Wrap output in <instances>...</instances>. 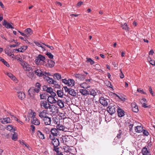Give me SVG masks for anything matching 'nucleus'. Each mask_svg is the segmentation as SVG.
Masks as SVG:
<instances>
[{"instance_id": "f257e3e1", "label": "nucleus", "mask_w": 155, "mask_h": 155, "mask_svg": "<svg viewBox=\"0 0 155 155\" xmlns=\"http://www.w3.org/2000/svg\"><path fill=\"white\" fill-rule=\"evenodd\" d=\"M41 85L39 83H36L35 86V87H31L28 90V95L31 97L34 95L35 93H38L40 91Z\"/></svg>"}, {"instance_id": "f03ea898", "label": "nucleus", "mask_w": 155, "mask_h": 155, "mask_svg": "<svg viewBox=\"0 0 155 155\" xmlns=\"http://www.w3.org/2000/svg\"><path fill=\"white\" fill-rule=\"evenodd\" d=\"M20 64L22 66L24 70L26 71H32V68L28 63L25 61H21Z\"/></svg>"}, {"instance_id": "7ed1b4c3", "label": "nucleus", "mask_w": 155, "mask_h": 155, "mask_svg": "<svg viewBox=\"0 0 155 155\" xmlns=\"http://www.w3.org/2000/svg\"><path fill=\"white\" fill-rule=\"evenodd\" d=\"M45 59V57L39 54L36 57L35 62L37 65H39L42 62H44Z\"/></svg>"}, {"instance_id": "20e7f679", "label": "nucleus", "mask_w": 155, "mask_h": 155, "mask_svg": "<svg viewBox=\"0 0 155 155\" xmlns=\"http://www.w3.org/2000/svg\"><path fill=\"white\" fill-rule=\"evenodd\" d=\"M49 138L51 140V142L54 146L58 147L60 143L58 139L52 137L51 135L49 136Z\"/></svg>"}, {"instance_id": "39448f33", "label": "nucleus", "mask_w": 155, "mask_h": 155, "mask_svg": "<svg viewBox=\"0 0 155 155\" xmlns=\"http://www.w3.org/2000/svg\"><path fill=\"white\" fill-rule=\"evenodd\" d=\"M149 149L148 146H145L143 147L141 150L143 155H151V152Z\"/></svg>"}, {"instance_id": "423d86ee", "label": "nucleus", "mask_w": 155, "mask_h": 155, "mask_svg": "<svg viewBox=\"0 0 155 155\" xmlns=\"http://www.w3.org/2000/svg\"><path fill=\"white\" fill-rule=\"evenodd\" d=\"M50 104L45 101H43L41 102L40 106L42 108L48 110L50 107Z\"/></svg>"}, {"instance_id": "0eeeda50", "label": "nucleus", "mask_w": 155, "mask_h": 155, "mask_svg": "<svg viewBox=\"0 0 155 155\" xmlns=\"http://www.w3.org/2000/svg\"><path fill=\"white\" fill-rule=\"evenodd\" d=\"M49 109H50V111L53 114H56L58 112V107L54 105H51Z\"/></svg>"}, {"instance_id": "6e6552de", "label": "nucleus", "mask_w": 155, "mask_h": 155, "mask_svg": "<svg viewBox=\"0 0 155 155\" xmlns=\"http://www.w3.org/2000/svg\"><path fill=\"white\" fill-rule=\"evenodd\" d=\"M108 100L103 97L100 98L99 101L101 104L104 106H107L108 104Z\"/></svg>"}, {"instance_id": "1a4fd4ad", "label": "nucleus", "mask_w": 155, "mask_h": 155, "mask_svg": "<svg viewBox=\"0 0 155 155\" xmlns=\"http://www.w3.org/2000/svg\"><path fill=\"white\" fill-rule=\"evenodd\" d=\"M43 120L45 124L46 125H51V120L50 117L47 116L43 119Z\"/></svg>"}, {"instance_id": "9d476101", "label": "nucleus", "mask_w": 155, "mask_h": 155, "mask_svg": "<svg viewBox=\"0 0 155 155\" xmlns=\"http://www.w3.org/2000/svg\"><path fill=\"white\" fill-rule=\"evenodd\" d=\"M107 111L110 115H112L116 112L115 107L113 106H109L107 108Z\"/></svg>"}, {"instance_id": "9b49d317", "label": "nucleus", "mask_w": 155, "mask_h": 155, "mask_svg": "<svg viewBox=\"0 0 155 155\" xmlns=\"http://www.w3.org/2000/svg\"><path fill=\"white\" fill-rule=\"evenodd\" d=\"M45 78L44 79L46 80L47 82L50 84H56L57 82L55 80H54L53 78H50L49 77H46L45 76Z\"/></svg>"}, {"instance_id": "f8f14e48", "label": "nucleus", "mask_w": 155, "mask_h": 155, "mask_svg": "<svg viewBox=\"0 0 155 155\" xmlns=\"http://www.w3.org/2000/svg\"><path fill=\"white\" fill-rule=\"evenodd\" d=\"M51 134L53 137L57 136L59 134V132L57 128H52L50 130Z\"/></svg>"}, {"instance_id": "ddd939ff", "label": "nucleus", "mask_w": 155, "mask_h": 155, "mask_svg": "<svg viewBox=\"0 0 155 155\" xmlns=\"http://www.w3.org/2000/svg\"><path fill=\"white\" fill-rule=\"evenodd\" d=\"M56 128L58 130H59L60 131L64 132L67 131L66 130L67 129V128L62 124H58L56 126Z\"/></svg>"}, {"instance_id": "4468645a", "label": "nucleus", "mask_w": 155, "mask_h": 155, "mask_svg": "<svg viewBox=\"0 0 155 155\" xmlns=\"http://www.w3.org/2000/svg\"><path fill=\"white\" fill-rule=\"evenodd\" d=\"M47 111L46 110H44L42 111L39 112V116L41 118H44L47 117Z\"/></svg>"}, {"instance_id": "2eb2a0df", "label": "nucleus", "mask_w": 155, "mask_h": 155, "mask_svg": "<svg viewBox=\"0 0 155 155\" xmlns=\"http://www.w3.org/2000/svg\"><path fill=\"white\" fill-rule=\"evenodd\" d=\"M35 74L38 77H42V71L39 69H37L36 70L34 71V72Z\"/></svg>"}, {"instance_id": "dca6fc26", "label": "nucleus", "mask_w": 155, "mask_h": 155, "mask_svg": "<svg viewBox=\"0 0 155 155\" xmlns=\"http://www.w3.org/2000/svg\"><path fill=\"white\" fill-rule=\"evenodd\" d=\"M27 37H28L33 33L32 30L30 28H27L24 31Z\"/></svg>"}, {"instance_id": "f3484780", "label": "nucleus", "mask_w": 155, "mask_h": 155, "mask_svg": "<svg viewBox=\"0 0 155 155\" xmlns=\"http://www.w3.org/2000/svg\"><path fill=\"white\" fill-rule=\"evenodd\" d=\"M48 101L49 103L51 104H55L57 102V101L54 98L51 96H49L48 97Z\"/></svg>"}, {"instance_id": "a211bd4d", "label": "nucleus", "mask_w": 155, "mask_h": 155, "mask_svg": "<svg viewBox=\"0 0 155 155\" xmlns=\"http://www.w3.org/2000/svg\"><path fill=\"white\" fill-rule=\"evenodd\" d=\"M17 95L18 98L21 100H23L25 97V94L21 91L18 92Z\"/></svg>"}, {"instance_id": "6ab92c4d", "label": "nucleus", "mask_w": 155, "mask_h": 155, "mask_svg": "<svg viewBox=\"0 0 155 155\" xmlns=\"http://www.w3.org/2000/svg\"><path fill=\"white\" fill-rule=\"evenodd\" d=\"M55 64V62L51 59L49 60L47 63L46 64V66L48 67H53Z\"/></svg>"}, {"instance_id": "aec40b11", "label": "nucleus", "mask_w": 155, "mask_h": 155, "mask_svg": "<svg viewBox=\"0 0 155 155\" xmlns=\"http://www.w3.org/2000/svg\"><path fill=\"white\" fill-rule=\"evenodd\" d=\"M2 25H3L5 26L7 28H14L12 25L10 23L7 22L5 20H4Z\"/></svg>"}, {"instance_id": "412c9836", "label": "nucleus", "mask_w": 155, "mask_h": 155, "mask_svg": "<svg viewBox=\"0 0 155 155\" xmlns=\"http://www.w3.org/2000/svg\"><path fill=\"white\" fill-rule=\"evenodd\" d=\"M74 76L75 77L78 79L81 80H83L85 78L86 76L82 74H75Z\"/></svg>"}, {"instance_id": "4be33fe9", "label": "nucleus", "mask_w": 155, "mask_h": 155, "mask_svg": "<svg viewBox=\"0 0 155 155\" xmlns=\"http://www.w3.org/2000/svg\"><path fill=\"white\" fill-rule=\"evenodd\" d=\"M31 123L32 124L36 125H39L40 124L39 120L36 117H34L32 118L31 120Z\"/></svg>"}, {"instance_id": "5701e85b", "label": "nucleus", "mask_w": 155, "mask_h": 155, "mask_svg": "<svg viewBox=\"0 0 155 155\" xmlns=\"http://www.w3.org/2000/svg\"><path fill=\"white\" fill-rule=\"evenodd\" d=\"M131 107L132 108V110L134 112H137L138 111V107L135 103L132 104Z\"/></svg>"}, {"instance_id": "b1692460", "label": "nucleus", "mask_w": 155, "mask_h": 155, "mask_svg": "<svg viewBox=\"0 0 155 155\" xmlns=\"http://www.w3.org/2000/svg\"><path fill=\"white\" fill-rule=\"evenodd\" d=\"M11 120L9 117H6L3 118L1 122L3 124H5L11 123Z\"/></svg>"}, {"instance_id": "393cba45", "label": "nucleus", "mask_w": 155, "mask_h": 155, "mask_svg": "<svg viewBox=\"0 0 155 155\" xmlns=\"http://www.w3.org/2000/svg\"><path fill=\"white\" fill-rule=\"evenodd\" d=\"M143 130V127L142 126H137L135 127V131L136 132L140 133Z\"/></svg>"}, {"instance_id": "a878e982", "label": "nucleus", "mask_w": 155, "mask_h": 155, "mask_svg": "<svg viewBox=\"0 0 155 155\" xmlns=\"http://www.w3.org/2000/svg\"><path fill=\"white\" fill-rule=\"evenodd\" d=\"M99 102L97 101H96L94 103L93 109L94 111H97L99 109Z\"/></svg>"}, {"instance_id": "bb28decb", "label": "nucleus", "mask_w": 155, "mask_h": 155, "mask_svg": "<svg viewBox=\"0 0 155 155\" xmlns=\"http://www.w3.org/2000/svg\"><path fill=\"white\" fill-rule=\"evenodd\" d=\"M118 116L120 117L123 116L124 115V110L120 108H118L117 110Z\"/></svg>"}, {"instance_id": "cd10ccee", "label": "nucleus", "mask_w": 155, "mask_h": 155, "mask_svg": "<svg viewBox=\"0 0 155 155\" xmlns=\"http://www.w3.org/2000/svg\"><path fill=\"white\" fill-rule=\"evenodd\" d=\"M60 140L61 143L66 144V143L68 142V139L65 136H62L60 138Z\"/></svg>"}, {"instance_id": "c85d7f7f", "label": "nucleus", "mask_w": 155, "mask_h": 155, "mask_svg": "<svg viewBox=\"0 0 155 155\" xmlns=\"http://www.w3.org/2000/svg\"><path fill=\"white\" fill-rule=\"evenodd\" d=\"M56 103L60 108H62L64 107V102L63 101L61 100H58L57 101Z\"/></svg>"}, {"instance_id": "c756f323", "label": "nucleus", "mask_w": 155, "mask_h": 155, "mask_svg": "<svg viewBox=\"0 0 155 155\" xmlns=\"http://www.w3.org/2000/svg\"><path fill=\"white\" fill-rule=\"evenodd\" d=\"M27 46H24L18 49H14V50L17 51L18 52H23L25 51L27 48Z\"/></svg>"}, {"instance_id": "7c9ffc66", "label": "nucleus", "mask_w": 155, "mask_h": 155, "mask_svg": "<svg viewBox=\"0 0 155 155\" xmlns=\"http://www.w3.org/2000/svg\"><path fill=\"white\" fill-rule=\"evenodd\" d=\"M80 92L83 95H86L89 94L88 91L86 89H80Z\"/></svg>"}, {"instance_id": "2f4dec72", "label": "nucleus", "mask_w": 155, "mask_h": 155, "mask_svg": "<svg viewBox=\"0 0 155 155\" xmlns=\"http://www.w3.org/2000/svg\"><path fill=\"white\" fill-rule=\"evenodd\" d=\"M68 93L70 95L73 96H76L77 95V92L74 90L72 89H70Z\"/></svg>"}, {"instance_id": "473e14b6", "label": "nucleus", "mask_w": 155, "mask_h": 155, "mask_svg": "<svg viewBox=\"0 0 155 155\" xmlns=\"http://www.w3.org/2000/svg\"><path fill=\"white\" fill-rule=\"evenodd\" d=\"M53 78L54 79H57L59 81L61 79V76L60 74L58 73L54 74L53 75Z\"/></svg>"}, {"instance_id": "72a5a7b5", "label": "nucleus", "mask_w": 155, "mask_h": 155, "mask_svg": "<svg viewBox=\"0 0 155 155\" xmlns=\"http://www.w3.org/2000/svg\"><path fill=\"white\" fill-rule=\"evenodd\" d=\"M80 86L81 87L84 89H87L90 87V86L86 82H84L80 84Z\"/></svg>"}, {"instance_id": "f704fd0d", "label": "nucleus", "mask_w": 155, "mask_h": 155, "mask_svg": "<svg viewBox=\"0 0 155 155\" xmlns=\"http://www.w3.org/2000/svg\"><path fill=\"white\" fill-rule=\"evenodd\" d=\"M5 54H7L8 55L10 56H12V55H13V56H14V54H12L13 52V51H10L8 49H5ZM14 51V50L13 51V52Z\"/></svg>"}, {"instance_id": "c9c22d12", "label": "nucleus", "mask_w": 155, "mask_h": 155, "mask_svg": "<svg viewBox=\"0 0 155 155\" xmlns=\"http://www.w3.org/2000/svg\"><path fill=\"white\" fill-rule=\"evenodd\" d=\"M88 92H89L88 94L92 95L93 96H94L96 95V92L94 90L92 89H90Z\"/></svg>"}, {"instance_id": "e433bc0d", "label": "nucleus", "mask_w": 155, "mask_h": 155, "mask_svg": "<svg viewBox=\"0 0 155 155\" xmlns=\"http://www.w3.org/2000/svg\"><path fill=\"white\" fill-rule=\"evenodd\" d=\"M37 134L38 137L42 139H43L45 138V137L44 134L41 132L40 130H38L37 132Z\"/></svg>"}, {"instance_id": "4c0bfd02", "label": "nucleus", "mask_w": 155, "mask_h": 155, "mask_svg": "<svg viewBox=\"0 0 155 155\" xmlns=\"http://www.w3.org/2000/svg\"><path fill=\"white\" fill-rule=\"evenodd\" d=\"M5 128L8 130L12 131V132L14 131L15 130L13 128V127L11 125H8L5 127Z\"/></svg>"}, {"instance_id": "58836bf2", "label": "nucleus", "mask_w": 155, "mask_h": 155, "mask_svg": "<svg viewBox=\"0 0 155 155\" xmlns=\"http://www.w3.org/2000/svg\"><path fill=\"white\" fill-rule=\"evenodd\" d=\"M57 93L58 97H63V96L64 95V93L63 91L61 90H58L57 91Z\"/></svg>"}, {"instance_id": "ea45409f", "label": "nucleus", "mask_w": 155, "mask_h": 155, "mask_svg": "<svg viewBox=\"0 0 155 155\" xmlns=\"http://www.w3.org/2000/svg\"><path fill=\"white\" fill-rule=\"evenodd\" d=\"M122 134V131L121 130H119L118 133L117 134L116 137L114 139L115 140H117V139H119L121 138Z\"/></svg>"}, {"instance_id": "a19ab883", "label": "nucleus", "mask_w": 155, "mask_h": 155, "mask_svg": "<svg viewBox=\"0 0 155 155\" xmlns=\"http://www.w3.org/2000/svg\"><path fill=\"white\" fill-rule=\"evenodd\" d=\"M43 77L44 79L45 78V76L46 77H48V76H51V74L49 72H47L44 71H42Z\"/></svg>"}, {"instance_id": "79ce46f5", "label": "nucleus", "mask_w": 155, "mask_h": 155, "mask_svg": "<svg viewBox=\"0 0 155 155\" xmlns=\"http://www.w3.org/2000/svg\"><path fill=\"white\" fill-rule=\"evenodd\" d=\"M68 85L69 86H73L74 85V81L73 79H68Z\"/></svg>"}, {"instance_id": "37998d69", "label": "nucleus", "mask_w": 155, "mask_h": 155, "mask_svg": "<svg viewBox=\"0 0 155 155\" xmlns=\"http://www.w3.org/2000/svg\"><path fill=\"white\" fill-rule=\"evenodd\" d=\"M147 60L149 62L150 64L153 66H154L155 65V61L153 60H152L151 58L149 57L147 58Z\"/></svg>"}, {"instance_id": "c03bdc74", "label": "nucleus", "mask_w": 155, "mask_h": 155, "mask_svg": "<svg viewBox=\"0 0 155 155\" xmlns=\"http://www.w3.org/2000/svg\"><path fill=\"white\" fill-rule=\"evenodd\" d=\"M121 27L123 29L125 30L126 31L129 30V28L127 26V25L126 23H124V25H122Z\"/></svg>"}, {"instance_id": "a18cd8bd", "label": "nucleus", "mask_w": 155, "mask_h": 155, "mask_svg": "<svg viewBox=\"0 0 155 155\" xmlns=\"http://www.w3.org/2000/svg\"><path fill=\"white\" fill-rule=\"evenodd\" d=\"M44 87L45 88H43L44 89V90H45H45L48 93H51L52 92V91H53V89L51 87H47L45 86Z\"/></svg>"}, {"instance_id": "49530a36", "label": "nucleus", "mask_w": 155, "mask_h": 155, "mask_svg": "<svg viewBox=\"0 0 155 155\" xmlns=\"http://www.w3.org/2000/svg\"><path fill=\"white\" fill-rule=\"evenodd\" d=\"M86 62L90 63V64L92 65L94 63V61L91 58H86Z\"/></svg>"}, {"instance_id": "de8ad7c7", "label": "nucleus", "mask_w": 155, "mask_h": 155, "mask_svg": "<svg viewBox=\"0 0 155 155\" xmlns=\"http://www.w3.org/2000/svg\"><path fill=\"white\" fill-rule=\"evenodd\" d=\"M18 135L16 133H14V134H13L12 137V139L14 140H16L18 139Z\"/></svg>"}, {"instance_id": "09e8293b", "label": "nucleus", "mask_w": 155, "mask_h": 155, "mask_svg": "<svg viewBox=\"0 0 155 155\" xmlns=\"http://www.w3.org/2000/svg\"><path fill=\"white\" fill-rule=\"evenodd\" d=\"M10 78L16 83H18V81L17 80L16 78L13 75L12 76H11L10 77Z\"/></svg>"}, {"instance_id": "8fccbe9b", "label": "nucleus", "mask_w": 155, "mask_h": 155, "mask_svg": "<svg viewBox=\"0 0 155 155\" xmlns=\"http://www.w3.org/2000/svg\"><path fill=\"white\" fill-rule=\"evenodd\" d=\"M1 60L7 67H9V65L3 59H1Z\"/></svg>"}, {"instance_id": "3c124183", "label": "nucleus", "mask_w": 155, "mask_h": 155, "mask_svg": "<svg viewBox=\"0 0 155 155\" xmlns=\"http://www.w3.org/2000/svg\"><path fill=\"white\" fill-rule=\"evenodd\" d=\"M46 55H47L48 57L50 59H52L53 58V55L50 52H47L46 54Z\"/></svg>"}, {"instance_id": "603ef678", "label": "nucleus", "mask_w": 155, "mask_h": 155, "mask_svg": "<svg viewBox=\"0 0 155 155\" xmlns=\"http://www.w3.org/2000/svg\"><path fill=\"white\" fill-rule=\"evenodd\" d=\"M31 115V117L33 118L34 117H36L35 116L36 115V113L32 111H31V112H30Z\"/></svg>"}, {"instance_id": "864d4df0", "label": "nucleus", "mask_w": 155, "mask_h": 155, "mask_svg": "<svg viewBox=\"0 0 155 155\" xmlns=\"http://www.w3.org/2000/svg\"><path fill=\"white\" fill-rule=\"evenodd\" d=\"M40 98L41 99H46V95L45 94H41L40 95Z\"/></svg>"}, {"instance_id": "5fc2aeb1", "label": "nucleus", "mask_w": 155, "mask_h": 155, "mask_svg": "<svg viewBox=\"0 0 155 155\" xmlns=\"http://www.w3.org/2000/svg\"><path fill=\"white\" fill-rule=\"evenodd\" d=\"M52 120H53L54 124H57V123L58 122V119H57L56 118V117H53L52 118Z\"/></svg>"}, {"instance_id": "6e6d98bb", "label": "nucleus", "mask_w": 155, "mask_h": 155, "mask_svg": "<svg viewBox=\"0 0 155 155\" xmlns=\"http://www.w3.org/2000/svg\"><path fill=\"white\" fill-rule=\"evenodd\" d=\"M35 129V127L33 125H31L30 126V130L32 131V133H34Z\"/></svg>"}, {"instance_id": "4d7b16f0", "label": "nucleus", "mask_w": 155, "mask_h": 155, "mask_svg": "<svg viewBox=\"0 0 155 155\" xmlns=\"http://www.w3.org/2000/svg\"><path fill=\"white\" fill-rule=\"evenodd\" d=\"M44 130L47 133H49L50 132L51 130L48 127H44Z\"/></svg>"}, {"instance_id": "13d9d810", "label": "nucleus", "mask_w": 155, "mask_h": 155, "mask_svg": "<svg viewBox=\"0 0 155 155\" xmlns=\"http://www.w3.org/2000/svg\"><path fill=\"white\" fill-rule=\"evenodd\" d=\"M62 82L65 84L68 85V80H67L66 79H62Z\"/></svg>"}, {"instance_id": "bf43d9fd", "label": "nucleus", "mask_w": 155, "mask_h": 155, "mask_svg": "<svg viewBox=\"0 0 155 155\" xmlns=\"http://www.w3.org/2000/svg\"><path fill=\"white\" fill-rule=\"evenodd\" d=\"M142 107L144 108H147L148 107L149 108H150L151 106L150 105L147 106V104L145 103H143L142 104Z\"/></svg>"}, {"instance_id": "052dcab7", "label": "nucleus", "mask_w": 155, "mask_h": 155, "mask_svg": "<svg viewBox=\"0 0 155 155\" xmlns=\"http://www.w3.org/2000/svg\"><path fill=\"white\" fill-rule=\"evenodd\" d=\"M34 72H29L28 73V76L29 77L31 78H32L34 77Z\"/></svg>"}, {"instance_id": "680f3d73", "label": "nucleus", "mask_w": 155, "mask_h": 155, "mask_svg": "<svg viewBox=\"0 0 155 155\" xmlns=\"http://www.w3.org/2000/svg\"><path fill=\"white\" fill-rule=\"evenodd\" d=\"M54 150L58 153L59 152V148L58 147L54 146Z\"/></svg>"}, {"instance_id": "e2e57ef3", "label": "nucleus", "mask_w": 155, "mask_h": 155, "mask_svg": "<svg viewBox=\"0 0 155 155\" xmlns=\"http://www.w3.org/2000/svg\"><path fill=\"white\" fill-rule=\"evenodd\" d=\"M133 126H134V124H130L129 125V130L130 131H131L132 130V128Z\"/></svg>"}, {"instance_id": "0e129e2a", "label": "nucleus", "mask_w": 155, "mask_h": 155, "mask_svg": "<svg viewBox=\"0 0 155 155\" xmlns=\"http://www.w3.org/2000/svg\"><path fill=\"white\" fill-rule=\"evenodd\" d=\"M149 90L151 94L152 95V96H154V95L152 91V88L151 87H149Z\"/></svg>"}, {"instance_id": "69168bd1", "label": "nucleus", "mask_w": 155, "mask_h": 155, "mask_svg": "<svg viewBox=\"0 0 155 155\" xmlns=\"http://www.w3.org/2000/svg\"><path fill=\"white\" fill-rule=\"evenodd\" d=\"M5 74L8 76L10 78L11 76H13V74L10 72H6L5 73Z\"/></svg>"}, {"instance_id": "338daca9", "label": "nucleus", "mask_w": 155, "mask_h": 155, "mask_svg": "<svg viewBox=\"0 0 155 155\" xmlns=\"http://www.w3.org/2000/svg\"><path fill=\"white\" fill-rule=\"evenodd\" d=\"M137 91L141 93L145 94V93L143 91V90H141L140 88H138L137 89Z\"/></svg>"}, {"instance_id": "774afa93", "label": "nucleus", "mask_w": 155, "mask_h": 155, "mask_svg": "<svg viewBox=\"0 0 155 155\" xmlns=\"http://www.w3.org/2000/svg\"><path fill=\"white\" fill-rule=\"evenodd\" d=\"M35 43V45L37 46H38L39 47H41L42 48H43V47L41 45L40 43H38V42H36Z\"/></svg>"}]
</instances>
